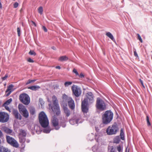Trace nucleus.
I'll use <instances>...</instances> for the list:
<instances>
[{
  "instance_id": "37",
  "label": "nucleus",
  "mask_w": 152,
  "mask_h": 152,
  "mask_svg": "<svg viewBox=\"0 0 152 152\" xmlns=\"http://www.w3.org/2000/svg\"><path fill=\"white\" fill-rule=\"evenodd\" d=\"M134 54L135 56L136 57V59H137L138 61H139V58L138 55V54L136 51L134 52Z\"/></svg>"
},
{
  "instance_id": "51",
  "label": "nucleus",
  "mask_w": 152,
  "mask_h": 152,
  "mask_svg": "<svg viewBox=\"0 0 152 152\" xmlns=\"http://www.w3.org/2000/svg\"><path fill=\"white\" fill-rule=\"evenodd\" d=\"M2 135V133L1 131L0 130V137Z\"/></svg>"
},
{
  "instance_id": "16",
  "label": "nucleus",
  "mask_w": 152,
  "mask_h": 152,
  "mask_svg": "<svg viewBox=\"0 0 152 152\" xmlns=\"http://www.w3.org/2000/svg\"><path fill=\"white\" fill-rule=\"evenodd\" d=\"M62 105L63 106L64 110L65 113L66 114V116H69L70 115L69 111L68 109L66 107L67 105L66 104H65V105H63L62 104Z\"/></svg>"
},
{
  "instance_id": "6",
  "label": "nucleus",
  "mask_w": 152,
  "mask_h": 152,
  "mask_svg": "<svg viewBox=\"0 0 152 152\" xmlns=\"http://www.w3.org/2000/svg\"><path fill=\"white\" fill-rule=\"evenodd\" d=\"M18 108L20 112L24 117L26 118L28 117V112L25 106L22 104H20L18 105Z\"/></svg>"
},
{
  "instance_id": "34",
  "label": "nucleus",
  "mask_w": 152,
  "mask_h": 152,
  "mask_svg": "<svg viewBox=\"0 0 152 152\" xmlns=\"http://www.w3.org/2000/svg\"><path fill=\"white\" fill-rule=\"evenodd\" d=\"M117 149L118 151L119 152H122V148L120 146H119L117 147Z\"/></svg>"
},
{
  "instance_id": "54",
  "label": "nucleus",
  "mask_w": 152,
  "mask_h": 152,
  "mask_svg": "<svg viewBox=\"0 0 152 152\" xmlns=\"http://www.w3.org/2000/svg\"><path fill=\"white\" fill-rule=\"evenodd\" d=\"M48 102H50V101L49 100V99H48Z\"/></svg>"
},
{
  "instance_id": "47",
  "label": "nucleus",
  "mask_w": 152,
  "mask_h": 152,
  "mask_svg": "<svg viewBox=\"0 0 152 152\" xmlns=\"http://www.w3.org/2000/svg\"><path fill=\"white\" fill-rule=\"evenodd\" d=\"M42 29L45 32H46L47 31V29L45 26H42Z\"/></svg>"
},
{
  "instance_id": "49",
  "label": "nucleus",
  "mask_w": 152,
  "mask_h": 152,
  "mask_svg": "<svg viewBox=\"0 0 152 152\" xmlns=\"http://www.w3.org/2000/svg\"><path fill=\"white\" fill-rule=\"evenodd\" d=\"M56 68L58 69H61L60 67L59 66H56Z\"/></svg>"
},
{
  "instance_id": "48",
  "label": "nucleus",
  "mask_w": 152,
  "mask_h": 152,
  "mask_svg": "<svg viewBox=\"0 0 152 152\" xmlns=\"http://www.w3.org/2000/svg\"><path fill=\"white\" fill-rule=\"evenodd\" d=\"M84 77V75L82 73H81L80 75H79V77L81 78L83 77Z\"/></svg>"
},
{
  "instance_id": "10",
  "label": "nucleus",
  "mask_w": 152,
  "mask_h": 152,
  "mask_svg": "<svg viewBox=\"0 0 152 152\" xmlns=\"http://www.w3.org/2000/svg\"><path fill=\"white\" fill-rule=\"evenodd\" d=\"M9 118V115L4 112L0 113V122L5 123L7 121Z\"/></svg>"
},
{
  "instance_id": "28",
  "label": "nucleus",
  "mask_w": 152,
  "mask_h": 152,
  "mask_svg": "<svg viewBox=\"0 0 152 152\" xmlns=\"http://www.w3.org/2000/svg\"><path fill=\"white\" fill-rule=\"evenodd\" d=\"M72 83V82L71 81H66L64 83V85L65 87H67L71 85Z\"/></svg>"
},
{
  "instance_id": "24",
  "label": "nucleus",
  "mask_w": 152,
  "mask_h": 152,
  "mask_svg": "<svg viewBox=\"0 0 152 152\" xmlns=\"http://www.w3.org/2000/svg\"><path fill=\"white\" fill-rule=\"evenodd\" d=\"M120 136L121 139L124 140V134L123 129H121L120 131Z\"/></svg>"
},
{
  "instance_id": "53",
  "label": "nucleus",
  "mask_w": 152,
  "mask_h": 152,
  "mask_svg": "<svg viewBox=\"0 0 152 152\" xmlns=\"http://www.w3.org/2000/svg\"><path fill=\"white\" fill-rule=\"evenodd\" d=\"M52 48H53V49H54V50H56V48L54 47H53Z\"/></svg>"
},
{
  "instance_id": "9",
  "label": "nucleus",
  "mask_w": 152,
  "mask_h": 152,
  "mask_svg": "<svg viewBox=\"0 0 152 152\" xmlns=\"http://www.w3.org/2000/svg\"><path fill=\"white\" fill-rule=\"evenodd\" d=\"M96 106L98 109L102 110L106 109V105L105 103L99 98L97 99Z\"/></svg>"
},
{
  "instance_id": "8",
  "label": "nucleus",
  "mask_w": 152,
  "mask_h": 152,
  "mask_svg": "<svg viewBox=\"0 0 152 152\" xmlns=\"http://www.w3.org/2000/svg\"><path fill=\"white\" fill-rule=\"evenodd\" d=\"M71 89L73 94L76 97H78L81 95V90L80 88L78 86L73 85L72 86Z\"/></svg>"
},
{
  "instance_id": "3",
  "label": "nucleus",
  "mask_w": 152,
  "mask_h": 152,
  "mask_svg": "<svg viewBox=\"0 0 152 152\" xmlns=\"http://www.w3.org/2000/svg\"><path fill=\"white\" fill-rule=\"evenodd\" d=\"M113 113L110 110L106 111L102 116V121L104 124H107L112 120Z\"/></svg>"
},
{
  "instance_id": "15",
  "label": "nucleus",
  "mask_w": 152,
  "mask_h": 152,
  "mask_svg": "<svg viewBox=\"0 0 152 152\" xmlns=\"http://www.w3.org/2000/svg\"><path fill=\"white\" fill-rule=\"evenodd\" d=\"M13 113L14 115L16 118L19 119L20 120L21 119V117L20 114H19L18 113L17 110H14L13 111Z\"/></svg>"
},
{
  "instance_id": "36",
  "label": "nucleus",
  "mask_w": 152,
  "mask_h": 152,
  "mask_svg": "<svg viewBox=\"0 0 152 152\" xmlns=\"http://www.w3.org/2000/svg\"><path fill=\"white\" fill-rule=\"evenodd\" d=\"M29 53L30 55H33L35 56L36 55V53L33 50H30Z\"/></svg>"
},
{
  "instance_id": "52",
  "label": "nucleus",
  "mask_w": 152,
  "mask_h": 152,
  "mask_svg": "<svg viewBox=\"0 0 152 152\" xmlns=\"http://www.w3.org/2000/svg\"><path fill=\"white\" fill-rule=\"evenodd\" d=\"M26 142H28V143L29 142H30V140H27L26 141Z\"/></svg>"
},
{
  "instance_id": "19",
  "label": "nucleus",
  "mask_w": 152,
  "mask_h": 152,
  "mask_svg": "<svg viewBox=\"0 0 152 152\" xmlns=\"http://www.w3.org/2000/svg\"><path fill=\"white\" fill-rule=\"evenodd\" d=\"M26 132L23 130H20L18 137H26Z\"/></svg>"
},
{
  "instance_id": "43",
  "label": "nucleus",
  "mask_w": 152,
  "mask_h": 152,
  "mask_svg": "<svg viewBox=\"0 0 152 152\" xmlns=\"http://www.w3.org/2000/svg\"><path fill=\"white\" fill-rule=\"evenodd\" d=\"M73 72L75 73L76 75H78L79 74L76 69H74L73 70Z\"/></svg>"
},
{
  "instance_id": "55",
  "label": "nucleus",
  "mask_w": 152,
  "mask_h": 152,
  "mask_svg": "<svg viewBox=\"0 0 152 152\" xmlns=\"http://www.w3.org/2000/svg\"><path fill=\"white\" fill-rule=\"evenodd\" d=\"M1 143V140H0V144Z\"/></svg>"
},
{
  "instance_id": "38",
  "label": "nucleus",
  "mask_w": 152,
  "mask_h": 152,
  "mask_svg": "<svg viewBox=\"0 0 152 152\" xmlns=\"http://www.w3.org/2000/svg\"><path fill=\"white\" fill-rule=\"evenodd\" d=\"M17 31L18 36H20V31L19 28L18 27L17 28Z\"/></svg>"
},
{
  "instance_id": "32",
  "label": "nucleus",
  "mask_w": 152,
  "mask_h": 152,
  "mask_svg": "<svg viewBox=\"0 0 152 152\" xmlns=\"http://www.w3.org/2000/svg\"><path fill=\"white\" fill-rule=\"evenodd\" d=\"M35 113V109L34 108H31L30 110V113L32 115H34Z\"/></svg>"
},
{
  "instance_id": "45",
  "label": "nucleus",
  "mask_w": 152,
  "mask_h": 152,
  "mask_svg": "<svg viewBox=\"0 0 152 152\" xmlns=\"http://www.w3.org/2000/svg\"><path fill=\"white\" fill-rule=\"evenodd\" d=\"M113 148L112 147L111 149H109L108 150V151L107 152H115V151H113Z\"/></svg>"
},
{
  "instance_id": "40",
  "label": "nucleus",
  "mask_w": 152,
  "mask_h": 152,
  "mask_svg": "<svg viewBox=\"0 0 152 152\" xmlns=\"http://www.w3.org/2000/svg\"><path fill=\"white\" fill-rule=\"evenodd\" d=\"M29 23L31 25L34 26H36V24L35 23L32 21H31Z\"/></svg>"
},
{
  "instance_id": "27",
  "label": "nucleus",
  "mask_w": 152,
  "mask_h": 152,
  "mask_svg": "<svg viewBox=\"0 0 152 152\" xmlns=\"http://www.w3.org/2000/svg\"><path fill=\"white\" fill-rule=\"evenodd\" d=\"M69 97H68L67 95L65 94H63L62 96V98L63 102H65L66 101H68V99Z\"/></svg>"
},
{
  "instance_id": "17",
  "label": "nucleus",
  "mask_w": 152,
  "mask_h": 152,
  "mask_svg": "<svg viewBox=\"0 0 152 152\" xmlns=\"http://www.w3.org/2000/svg\"><path fill=\"white\" fill-rule=\"evenodd\" d=\"M68 59V57L66 56H61L59 58L58 60L60 61H66Z\"/></svg>"
},
{
  "instance_id": "26",
  "label": "nucleus",
  "mask_w": 152,
  "mask_h": 152,
  "mask_svg": "<svg viewBox=\"0 0 152 152\" xmlns=\"http://www.w3.org/2000/svg\"><path fill=\"white\" fill-rule=\"evenodd\" d=\"M120 138L118 136H116L114 139V142L115 143H118L120 141Z\"/></svg>"
},
{
  "instance_id": "18",
  "label": "nucleus",
  "mask_w": 152,
  "mask_h": 152,
  "mask_svg": "<svg viewBox=\"0 0 152 152\" xmlns=\"http://www.w3.org/2000/svg\"><path fill=\"white\" fill-rule=\"evenodd\" d=\"M28 88L33 91H36L40 88V87L38 86H33L29 87Z\"/></svg>"
},
{
  "instance_id": "1",
  "label": "nucleus",
  "mask_w": 152,
  "mask_h": 152,
  "mask_svg": "<svg viewBox=\"0 0 152 152\" xmlns=\"http://www.w3.org/2000/svg\"><path fill=\"white\" fill-rule=\"evenodd\" d=\"M52 102L53 105L52 106L50 104H49L50 109L52 111L53 113V118L52 120V123L53 126L55 127L56 130H58L59 127L58 126V122L57 119L55 117L56 115H58L60 113V108L58 104V101L56 97L53 96L52 97Z\"/></svg>"
},
{
  "instance_id": "31",
  "label": "nucleus",
  "mask_w": 152,
  "mask_h": 152,
  "mask_svg": "<svg viewBox=\"0 0 152 152\" xmlns=\"http://www.w3.org/2000/svg\"><path fill=\"white\" fill-rule=\"evenodd\" d=\"M39 103L41 104V107H42L43 106L44 104V102L43 101V100L41 99H39Z\"/></svg>"
},
{
  "instance_id": "25",
  "label": "nucleus",
  "mask_w": 152,
  "mask_h": 152,
  "mask_svg": "<svg viewBox=\"0 0 152 152\" xmlns=\"http://www.w3.org/2000/svg\"><path fill=\"white\" fill-rule=\"evenodd\" d=\"M4 130L6 133L7 134H10L12 132V131L11 130L7 127H5L4 128Z\"/></svg>"
},
{
  "instance_id": "4",
  "label": "nucleus",
  "mask_w": 152,
  "mask_h": 152,
  "mask_svg": "<svg viewBox=\"0 0 152 152\" xmlns=\"http://www.w3.org/2000/svg\"><path fill=\"white\" fill-rule=\"evenodd\" d=\"M19 99L20 101L24 104L27 105L30 102V98L29 96L26 94H23L20 95Z\"/></svg>"
},
{
  "instance_id": "22",
  "label": "nucleus",
  "mask_w": 152,
  "mask_h": 152,
  "mask_svg": "<svg viewBox=\"0 0 152 152\" xmlns=\"http://www.w3.org/2000/svg\"><path fill=\"white\" fill-rule=\"evenodd\" d=\"M19 140V142L20 143H23L25 142L26 140L25 137H18Z\"/></svg>"
},
{
  "instance_id": "12",
  "label": "nucleus",
  "mask_w": 152,
  "mask_h": 152,
  "mask_svg": "<svg viewBox=\"0 0 152 152\" xmlns=\"http://www.w3.org/2000/svg\"><path fill=\"white\" fill-rule=\"evenodd\" d=\"M86 99L84 100L82 103V109L84 113H87L88 111V107L87 106L88 103L86 102Z\"/></svg>"
},
{
  "instance_id": "23",
  "label": "nucleus",
  "mask_w": 152,
  "mask_h": 152,
  "mask_svg": "<svg viewBox=\"0 0 152 152\" xmlns=\"http://www.w3.org/2000/svg\"><path fill=\"white\" fill-rule=\"evenodd\" d=\"M12 99L11 98L7 100L3 104V106H8L9 105L11 102H12Z\"/></svg>"
},
{
  "instance_id": "33",
  "label": "nucleus",
  "mask_w": 152,
  "mask_h": 152,
  "mask_svg": "<svg viewBox=\"0 0 152 152\" xmlns=\"http://www.w3.org/2000/svg\"><path fill=\"white\" fill-rule=\"evenodd\" d=\"M36 81V80H29L28 81L27 83H26V85H27L31 83L34 82Z\"/></svg>"
},
{
  "instance_id": "41",
  "label": "nucleus",
  "mask_w": 152,
  "mask_h": 152,
  "mask_svg": "<svg viewBox=\"0 0 152 152\" xmlns=\"http://www.w3.org/2000/svg\"><path fill=\"white\" fill-rule=\"evenodd\" d=\"M13 6L14 8H16L18 6V3L16 2L14 4Z\"/></svg>"
},
{
  "instance_id": "35",
  "label": "nucleus",
  "mask_w": 152,
  "mask_h": 152,
  "mask_svg": "<svg viewBox=\"0 0 152 152\" xmlns=\"http://www.w3.org/2000/svg\"><path fill=\"white\" fill-rule=\"evenodd\" d=\"M137 39L139 40V41L140 42H142L143 41L140 35L139 34H137Z\"/></svg>"
},
{
  "instance_id": "2",
  "label": "nucleus",
  "mask_w": 152,
  "mask_h": 152,
  "mask_svg": "<svg viewBox=\"0 0 152 152\" xmlns=\"http://www.w3.org/2000/svg\"><path fill=\"white\" fill-rule=\"evenodd\" d=\"M39 120L41 126L45 128L43 132L45 133H49L51 131L50 128L48 127L49 121L47 115L43 112H41L39 114Z\"/></svg>"
},
{
  "instance_id": "46",
  "label": "nucleus",
  "mask_w": 152,
  "mask_h": 152,
  "mask_svg": "<svg viewBox=\"0 0 152 152\" xmlns=\"http://www.w3.org/2000/svg\"><path fill=\"white\" fill-rule=\"evenodd\" d=\"M140 82L143 87L144 88H145V87L141 79H140Z\"/></svg>"
},
{
  "instance_id": "13",
  "label": "nucleus",
  "mask_w": 152,
  "mask_h": 152,
  "mask_svg": "<svg viewBox=\"0 0 152 152\" xmlns=\"http://www.w3.org/2000/svg\"><path fill=\"white\" fill-rule=\"evenodd\" d=\"M68 105L69 107L72 109H73L75 108V105L74 101L72 98L69 97L68 99Z\"/></svg>"
},
{
  "instance_id": "30",
  "label": "nucleus",
  "mask_w": 152,
  "mask_h": 152,
  "mask_svg": "<svg viewBox=\"0 0 152 152\" xmlns=\"http://www.w3.org/2000/svg\"><path fill=\"white\" fill-rule=\"evenodd\" d=\"M146 120L147 121L148 125L149 126H150L151 125V123L150 122L149 117L148 115H147L146 116Z\"/></svg>"
},
{
  "instance_id": "50",
  "label": "nucleus",
  "mask_w": 152,
  "mask_h": 152,
  "mask_svg": "<svg viewBox=\"0 0 152 152\" xmlns=\"http://www.w3.org/2000/svg\"><path fill=\"white\" fill-rule=\"evenodd\" d=\"M0 8L1 9L2 8V6L1 2H0Z\"/></svg>"
},
{
  "instance_id": "44",
  "label": "nucleus",
  "mask_w": 152,
  "mask_h": 152,
  "mask_svg": "<svg viewBox=\"0 0 152 152\" xmlns=\"http://www.w3.org/2000/svg\"><path fill=\"white\" fill-rule=\"evenodd\" d=\"M8 77V75L7 74H6L4 77H2V79L3 80H5L7 77Z\"/></svg>"
},
{
  "instance_id": "5",
  "label": "nucleus",
  "mask_w": 152,
  "mask_h": 152,
  "mask_svg": "<svg viewBox=\"0 0 152 152\" xmlns=\"http://www.w3.org/2000/svg\"><path fill=\"white\" fill-rule=\"evenodd\" d=\"M118 129L116 125H113L112 126H109L106 129V133L109 135L115 134L118 130Z\"/></svg>"
},
{
  "instance_id": "42",
  "label": "nucleus",
  "mask_w": 152,
  "mask_h": 152,
  "mask_svg": "<svg viewBox=\"0 0 152 152\" xmlns=\"http://www.w3.org/2000/svg\"><path fill=\"white\" fill-rule=\"evenodd\" d=\"M27 61L28 62H31V63H33L34 62V61H33V60L32 59H31L30 58H28L27 59Z\"/></svg>"
},
{
  "instance_id": "21",
  "label": "nucleus",
  "mask_w": 152,
  "mask_h": 152,
  "mask_svg": "<svg viewBox=\"0 0 152 152\" xmlns=\"http://www.w3.org/2000/svg\"><path fill=\"white\" fill-rule=\"evenodd\" d=\"M106 35L110 38L112 40H113L114 38L113 35L110 32H107L106 33Z\"/></svg>"
},
{
  "instance_id": "29",
  "label": "nucleus",
  "mask_w": 152,
  "mask_h": 152,
  "mask_svg": "<svg viewBox=\"0 0 152 152\" xmlns=\"http://www.w3.org/2000/svg\"><path fill=\"white\" fill-rule=\"evenodd\" d=\"M43 11V8L42 7H40L38 9V12L40 14H42Z\"/></svg>"
},
{
  "instance_id": "11",
  "label": "nucleus",
  "mask_w": 152,
  "mask_h": 152,
  "mask_svg": "<svg viewBox=\"0 0 152 152\" xmlns=\"http://www.w3.org/2000/svg\"><path fill=\"white\" fill-rule=\"evenodd\" d=\"M86 99V102L88 103H92L94 100L93 96L91 92L88 93L86 95V96L84 100Z\"/></svg>"
},
{
  "instance_id": "20",
  "label": "nucleus",
  "mask_w": 152,
  "mask_h": 152,
  "mask_svg": "<svg viewBox=\"0 0 152 152\" xmlns=\"http://www.w3.org/2000/svg\"><path fill=\"white\" fill-rule=\"evenodd\" d=\"M78 120L77 119H72L69 121L70 123L72 125H74L78 123Z\"/></svg>"
},
{
  "instance_id": "14",
  "label": "nucleus",
  "mask_w": 152,
  "mask_h": 152,
  "mask_svg": "<svg viewBox=\"0 0 152 152\" xmlns=\"http://www.w3.org/2000/svg\"><path fill=\"white\" fill-rule=\"evenodd\" d=\"M14 86L12 84L10 85L7 87V89L6 91L7 96H8L11 94V92L13 91V89Z\"/></svg>"
},
{
  "instance_id": "39",
  "label": "nucleus",
  "mask_w": 152,
  "mask_h": 152,
  "mask_svg": "<svg viewBox=\"0 0 152 152\" xmlns=\"http://www.w3.org/2000/svg\"><path fill=\"white\" fill-rule=\"evenodd\" d=\"M3 107H4L5 109L9 112H10L11 111L9 107L8 106H3Z\"/></svg>"
},
{
  "instance_id": "7",
  "label": "nucleus",
  "mask_w": 152,
  "mask_h": 152,
  "mask_svg": "<svg viewBox=\"0 0 152 152\" xmlns=\"http://www.w3.org/2000/svg\"><path fill=\"white\" fill-rule=\"evenodd\" d=\"M6 139L7 142L13 146L18 148L19 145L17 142L13 138L10 136H6Z\"/></svg>"
}]
</instances>
